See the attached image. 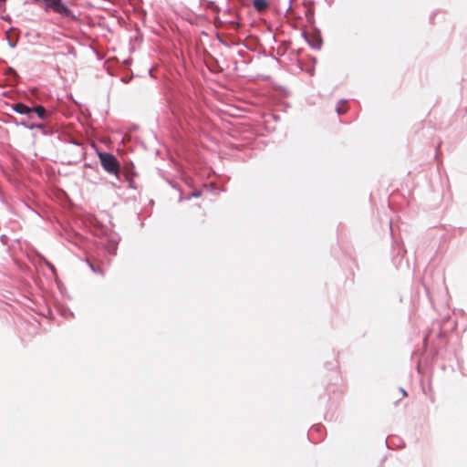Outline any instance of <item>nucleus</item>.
Listing matches in <instances>:
<instances>
[{
    "label": "nucleus",
    "mask_w": 467,
    "mask_h": 467,
    "mask_svg": "<svg viewBox=\"0 0 467 467\" xmlns=\"http://www.w3.org/2000/svg\"><path fill=\"white\" fill-rule=\"evenodd\" d=\"M337 111L339 115L344 114L347 111L346 106L344 103L339 104L337 107Z\"/></svg>",
    "instance_id": "obj_7"
},
{
    "label": "nucleus",
    "mask_w": 467,
    "mask_h": 467,
    "mask_svg": "<svg viewBox=\"0 0 467 467\" xmlns=\"http://www.w3.org/2000/svg\"><path fill=\"white\" fill-rule=\"evenodd\" d=\"M13 108L14 110L19 114H29L32 112V109L23 103H16Z\"/></svg>",
    "instance_id": "obj_4"
},
{
    "label": "nucleus",
    "mask_w": 467,
    "mask_h": 467,
    "mask_svg": "<svg viewBox=\"0 0 467 467\" xmlns=\"http://www.w3.org/2000/svg\"><path fill=\"white\" fill-rule=\"evenodd\" d=\"M253 5L256 11L262 13L267 9L268 2L266 0H254Z\"/></svg>",
    "instance_id": "obj_3"
},
{
    "label": "nucleus",
    "mask_w": 467,
    "mask_h": 467,
    "mask_svg": "<svg viewBox=\"0 0 467 467\" xmlns=\"http://www.w3.org/2000/svg\"><path fill=\"white\" fill-rule=\"evenodd\" d=\"M33 111L36 112L37 116L42 119H45L47 116V111L45 108L42 106H36L35 108H32V112Z\"/></svg>",
    "instance_id": "obj_5"
},
{
    "label": "nucleus",
    "mask_w": 467,
    "mask_h": 467,
    "mask_svg": "<svg viewBox=\"0 0 467 467\" xmlns=\"http://www.w3.org/2000/svg\"><path fill=\"white\" fill-rule=\"evenodd\" d=\"M100 163L109 173L118 175L119 172V162L116 157L110 153L99 152Z\"/></svg>",
    "instance_id": "obj_1"
},
{
    "label": "nucleus",
    "mask_w": 467,
    "mask_h": 467,
    "mask_svg": "<svg viewBox=\"0 0 467 467\" xmlns=\"http://www.w3.org/2000/svg\"><path fill=\"white\" fill-rule=\"evenodd\" d=\"M46 3V8H50L54 12L66 16L75 18L72 11L62 2V0H44Z\"/></svg>",
    "instance_id": "obj_2"
},
{
    "label": "nucleus",
    "mask_w": 467,
    "mask_h": 467,
    "mask_svg": "<svg viewBox=\"0 0 467 467\" xmlns=\"http://www.w3.org/2000/svg\"><path fill=\"white\" fill-rule=\"evenodd\" d=\"M5 0H0V2H5Z\"/></svg>",
    "instance_id": "obj_8"
},
{
    "label": "nucleus",
    "mask_w": 467,
    "mask_h": 467,
    "mask_svg": "<svg viewBox=\"0 0 467 467\" xmlns=\"http://www.w3.org/2000/svg\"><path fill=\"white\" fill-rule=\"evenodd\" d=\"M88 265L90 266V269L94 272V273H99V274H101L103 275L104 274V271L102 268L100 267H95L94 265L90 262H88Z\"/></svg>",
    "instance_id": "obj_6"
}]
</instances>
